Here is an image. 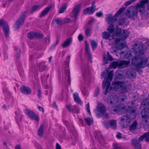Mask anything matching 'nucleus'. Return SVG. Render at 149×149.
<instances>
[{
    "mask_svg": "<svg viewBox=\"0 0 149 149\" xmlns=\"http://www.w3.org/2000/svg\"><path fill=\"white\" fill-rule=\"evenodd\" d=\"M97 109L102 114H104L106 111V108L104 105L100 102L98 103Z\"/></svg>",
    "mask_w": 149,
    "mask_h": 149,
    "instance_id": "obj_16",
    "label": "nucleus"
},
{
    "mask_svg": "<svg viewBox=\"0 0 149 149\" xmlns=\"http://www.w3.org/2000/svg\"><path fill=\"white\" fill-rule=\"evenodd\" d=\"M136 0H130L127 1L125 2V6H127L133 3L136 1Z\"/></svg>",
    "mask_w": 149,
    "mask_h": 149,
    "instance_id": "obj_47",
    "label": "nucleus"
},
{
    "mask_svg": "<svg viewBox=\"0 0 149 149\" xmlns=\"http://www.w3.org/2000/svg\"><path fill=\"white\" fill-rule=\"evenodd\" d=\"M126 107H121L120 105H118L116 106V110L118 113H123L125 111Z\"/></svg>",
    "mask_w": 149,
    "mask_h": 149,
    "instance_id": "obj_23",
    "label": "nucleus"
},
{
    "mask_svg": "<svg viewBox=\"0 0 149 149\" xmlns=\"http://www.w3.org/2000/svg\"><path fill=\"white\" fill-rule=\"evenodd\" d=\"M111 66L113 68H116L117 67L119 68V61L112 62L111 63Z\"/></svg>",
    "mask_w": 149,
    "mask_h": 149,
    "instance_id": "obj_42",
    "label": "nucleus"
},
{
    "mask_svg": "<svg viewBox=\"0 0 149 149\" xmlns=\"http://www.w3.org/2000/svg\"><path fill=\"white\" fill-rule=\"evenodd\" d=\"M85 50L86 53L88 55L89 59L91 61L92 59L91 54L90 52L88 46L86 44V45L85 46Z\"/></svg>",
    "mask_w": 149,
    "mask_h": 149,
    "instance_id": "obj_34",
    "label": "nucleus"
},
{
    "mask_svg": "<svg viewBox=\"0 0 149 149\" xmlns=\"http://www.w3.org/2000/svg\"><path fill=\"white\" fill-rule=\"evenodd\" d=\"M70 57V56H68L67 58V60L65 62L66 68L64 70L65 74H66L67 76V80L69 84L70 83V70L69 68H68L69 65V62Z\"/></svg>",
    "mask_w": 149,
    "mask_h": 149,
    "instance_id": "obj_10",
    "label": "nucleus"
},
{
    "mask_svg": "<svg viewBox=\"0 0 149 149\" xmlns=\"http://www.w3.org/2000/svg\"><path fill=\"white\" fill-rule=\"evenodd\" d=\"M50 41V37L49 36H47L45 38L44 40L45 42L47 43H49V42Z\"/></svg>",
    "mask_w": 149,
    "mask_h": 149,
    "instance_id": "obj_59",
    "label": "nucleus"
},
{
    "mask_svg": "<svg viewBox=\"0 0 149 149\" xmlns=\"http://www.w3.org/2000/svg\"><path fill=\"white\" fill-rule=\"evenodd\" d=\"M15 50L17 52V54L15 55V56L17 58H19L20 56V49L18 48L17 47H15Z\"/></svg>",
    "mask_w": 149,
    "mask_h": 149,
    "instance_id": "obj_45",
    "label": "nucleus"
},
{
    "mask_svg": "<svg viewBox=\"0 0 149 149\" xmlns=\"http://www.w3.org/2000/svg\"><path fill=\"white\" fill-rule=\"evenodd\" d=\"M112 84L113 88L119 94H124L128 92L127 86L124 82L116 81H113Z\"/></svg>",
    "mask_w": 149,
    "mask_h": 149,
    "instance_id": "obj_2",
    "label": "nucleus"
},
{
    "mask_svg": "<svg viewBox=\"0 0 149 149\" xmlns=\"http://www.w3.org/2000/svg\"><path fill=\"white\" fill-rule=\"evenodd\" d=\"M120 119V123L123 127H127L131 123L130 118L127 116H123Z\"/></svg>",
    "mask_w": 149,
    "mask_h": 149,
    "instance_id": "obj_7",
    "label": "nucleus"
},
{
    "mask_svg": "<svg viewBox=\"0 0 149 149\" xmlns=\"http://www.w3.org/2000/svg\"><path fill=\"white\" fill-rule=\"evenodd\" d=\"M113 32V35L115 36L120 37L122 33V30L121 29L117 27Z\"/></svg>",
    "mask_w": 149,
    "mask_h": 149,
    "instance_id": "obj_27",
    "label": "nucleus"
},
{
    "mask_svg": "<svg viewBox=\"0 0 149 149\" xmlns=\"http://www.w3.org/2000/svg\"><path fill=\"white\" fill-rule=\"evenodd\" d=\"M95 10V9H93L91 7L85 9L84 13L85 14H93Z\"/></svg>",
    "mask_w": 149,
    "mask_h": 149,
    "instance_id": "obj_30",
    "label": "nucleus"
},
{
    "mask_svg": "<svg viewBox=\"0 0 149 149\" xmlns=\"http://www.w3.org/2000/svg\"><path fill=\"white\" fill-rule=\"evenodd\" d=\"M126 76L131 79H134L136 77V73L133 70H129L126 73Z\"/></svg>",
    "mask_w": 149,
    "mask_h": 149,
    "instance_id": "obj_17",
    "label": "nucleus"
},
{
    "mask_svg": "<svg viewBox=\"0 0 149 149\" xmlns=\"http://www.w3.org/2000/svg\"><path fill=\"white\" fill-rule=\"evenodd\" d=\"M91 46L93 50H94L97 46V42L94 40L91 41Z\"/></svg>",
    "mask_w": 149,
    "mask_h": 149,
    "instance_id": "obj_39",
    "label": "nucleus"
},
{
    "mask_svg": "<svg viewBox=\"0 0 149 149\" xmlns=\"http://www.w3.org/2000/svg\"><path fill=\"white\" fill-rule=\"evenodd\" d=\"M38 95L39 98H41L42 97L41 91L40 89L38 90Z\"/></svg>",
    "mask_w": 149,
    "mask_h": 149,
    "instance_id": "obj_62",
    "label": "nucleus"
},
{
    "mask_svg": "<svg viewBox=\"0 0 149 149\" xmlns=\"http://www.w3.org/2000/svg\"><path fill=\"white\" fill-rule=\"evenodd\" d=\"M67 6V4L65 3L61 5L59 10V12L60 13H63L65 11Z\"/></svg>",
    "mask_w": 149,
    "mask_h": 149,
    "instance_id": "obj_35",
    "label": "nucleus"
},
{
    "mask_svg": "<svg viewBox=\"0 0 149 149\" xmlns=\"http://www.w3.org/2000/svg\"><path fill=\"white\" fill-rule=\"evenodd\" d=\"M46 67L45 62H42L40 63L38 65V69L40 72L44 70Z\"/></svg>",
    "mask_w": 149,
    "mask_h": 149,
    "instance_id": "obj_32",
    "label": "nucleus"
},
{
    "mask_svg": "<svg viewBox=\"0 0 149 149\" xmlns=\"http://www.w3.org/2000/svg\"><path fill=\"white\" fill-rule=\"evenodd\" d=\"M83 36L81 34H79L78 36V39L79 41H81L83 40Z\"/></svg>",
    "mask_w": 149,
    "mask_h": 149,
    "instance_id": "obj_61",
    "label": "nucleus"
},
{
    "mask_svg": "<svg viewBox=\"0 0 149 149\" xmlns=\"http://www.w3.org/2000/svg\"><path fill=\"white\" fill-rule=\"evenodd\" d=\"M72 42V38H71L67 39L64 42L62 45V47H65L68 46Z\"/></svg>",
    "mask_w": 149,
    "mask_h": 149,
    "instance_id": "obj_29",
    "label": "nucleus"
},
{
    "mask_svg": "<svg viewBox=\"0 0 149 149\" xmlns=\"http://www.w3.org/2000/svg\"><path fill=\"white\" fill-rule=\"evenodd\" d=\"M145 133H144L143 135L140 136L138 140L139 141H142L143 139L145 138L146 139V136L145 135Z\"/></svg>",
    "mask_w": 149,
    "mask_h": 149,
    "instance_id": "obj_55",
    "label": "nucleus"
},
{
    "mask_svg": "<svg viewBox=\"0 0 149 149\" xmlns=\"http://www.w3.org/2000/svg\"><path fill=\"white\" fill-rule=\"evenodd\" d=\"M73 112L72 113H78L79 112V108L77 106H73Z\"/></svg>",
    "mask_w": 149,
    "mask_h": 149,
    "instance_id": "obj_49",
    "label": "nucleus"
},
{
    "mask_svg": "<svg viewBox=\"0 0 149 149\" xmlns=\"http://www.w3.org/2000/svg\"><path fill=\"white\" fill-rule=\"evenodd\" d=\"M114 25L112 24H111L108 27L107 30L110 34H111L114 32Z\"/></svg>",
    "mask_w": 149,
    "mask_h": 149,
    "instance_id": "obj_37",
    "label": "nucleus"
},
{
    "mask_svg": "<svg viewBox=\"0 0 149 149\" xmlns=\"http://www.w3.org/2000/svg\"><path fill=\"white\" fill-rule=\"evenodd\" d=\"M129 33L128 31L125 29L122 30V33L120 37L123 40L129 36Z\"/></svg>",
    "mask_w": 149,
    "mask_h": 149,
    "instance_id": "obj_22",
    "label": "nucleus"
},
{
    "mask_svg": "<svg viewBox=\"0 0 149 149\" xmlns=\"http://www.w3.org/2000/svg\"><path fill=\"white\" fill-rule=\"evenodd\" d=\"M62 22L63 21L61 19L58 18H56L54 20H53L52 24H55L58 25H61L62 24Z\"/></svg>",
    "mask_w": 149,
    "mask_h": 149,
    "instance_id": "obj_38",
    "label": "nucleus"
},
{
    "mask_svg": "<svg viewBox=\"0 0 149 149\" xmlns=\"http://www.w3.org/2000/svg\"><path fill=\"white\" fill-rule=\"evenodd\" d=\"M44 128V125L43 124H42L38 130V135L40 138H42L43 136Z\"/></svg>",
    "mask_w": 149,
    "mask_h": 149,
    "instance_id": "obj_28",
    "label": "nucleus"
},
{
    "mask_svg": "<svg viewBox=\"0 0 149 149\" xmlns=\"http://www.w3.org/2000/svg\"><path fill=\"white\" fill-rule=\"evenodd\" d=\"M141 104L146 107L149 108V99L147 98L144 100L142 102Z\"/></svg>",
    "mask_w": 149,
    "mask_h": 149,
    "instance_id": "obj_36",
    "label": "nucleus"
},
{
    "mask_svg": "<svg viewBox=\"0 0 149 149\" xmlns=\"http://www.w3.org/2000/svg\"><path fill=\"white\" fill-rule=\"evenodd\" d=\"M148 0H142L141 1L140 3L144 6L145 4L148 3Z\"/></svg>",
    "mask_w": 149,
    "mask_h": 149,
    "instance_id": "obj_64",
    "label": "nucleus"
},
{
    "mask_svg": "<svg viewBox=\"0 0 149 149\" xmlns=\"http://www.w3.org/2000/svg\"><path fill=\"white\" fill-rule=\"evenodd\" d=\"M107 101L108 104L111 105L118 102V97L116 94L113 93L112 95L109 96Z\"/></svg>",
    "mask_w": 149,
    "mask_h": 149,
    "instance_id": "obj_8",
    "label": "nucleus"
},
{
    "mask_svg": "<svg viewBox=\"0 0 149 149\" xmlns=\"http://www.w3.org/2000/svg\"><path fill=\"white\" fill-rule=\"evenodd\" d=\"M124 7H122L120 8L115 14L114 16H112V14H109L106 15V20L108 23L110 24L111 22H114L118 20L117 16L121 14L125 10Z\"/></svg>",
    "mask_w": 149,
    "mask_h": 149,
    "instance_id": "obj_4",
    "label": "nucleus"
},
{
    "mask_svg": "<svg viewBox=\"0 0 149 149\" xmlns=\"http://www.w3.org/2000/svg\"><path fill=\"white\" fill-rule=\"evenodd\" d=\"M146 139L145 140L146 142H149V133L148 132L145 133Z\"/></svg>",
    "mask_w": 149,
    "mask_h": 149,
    "instance_id": "obj_56",
    "label": "nucleus"
},
{
    "mask_svg": "<svg viewBox=\"0 0 149 149\" xmlns=\"http://www.w3.org/2000/svg\"><path fill=\"white\" fill-rule=\"evenodd\" d=\"M81 6V4H77L74 8L72 11V17L74 19V21L76 19L78 13L80 11Z\"/></svg>",
    "mask_w": 149,
    "mask_h": 149,
    "instance_id": "obj_12",
    "label": "nucleus"
},
{
    "mask_svg": "<svg viewBox=\"0 0 149 149\" xmlns=\"http://www.w3.org/2000/svg\"><path fill=\"white\" fill-rule=\"evenodd\" d=\"M138 10L136 8L131 7L127 9L126 11V15L129 18L134 19L138 14Z\"/></svg>",
    "mask_w": 149,
    "mask_h": 149,
    "instance_id": "obj_5",
    "label": "nucleus"
},
{
    "mask_svg": "<svg viewBox=\"0 0 149 149\" xmlns=\"http://www.w3.org/2000/svg\"><path fill=\"white\" fill-rule=\"evenodd\" d=\"M94 136L96 139H97L100 143L104 141L103 137L102 135L101 132L96 131L94 133Z\"/></svg>",
    "mask_w": 149,
    "mask_h": 149,
    "instance_id": "obj_20",
    "label": "nucleus"
},
{
    "mask_svg": "<svg viewBox=\"0 0 149 149\" xmlns=\"http://www.w3.org/2000/svg\"><path fill=\"white\" fill-rule=\"evenodd\" d=\"M49 76V74H47L46 76H45L44 75H42L41 76L42 81L45 83H46L47 82V79L48 78Z\"/></svg>",
    "mask_w": 149,
    "mask_h": 149,
    "instance_id": "obj_46",
    "label": "nucleus"
},
{
    "mask_svg": "<svg viewBox=\"0 0 149 149\" xmlns=\"http://www.w3.org/2000/svg\"><path fill=\"white\" fill-rule=\"evenodd\" d=\"M132 146L136 149H141V145L138 140L136 138L133 139L131 140Z\"/></svg>",
    "mask_w": 149,
    "mask_h": 149,
    "instance_id": "obj_14",
    "label": "nucleus"
},
{
    "mask_svg": "<svg viewBox=\"0 0 149 149\" xmlns=\"http://www.w3.org/2000/svg\"><path fill=\"white\" fill-rule=\"evenodd\" d=\"M86 110H87V111L90 114L91 111L90 109V106L89 102L86 104Z\"/></svg>",
    "mask_w": 149,
    "mask_h": 149,
    "instance_id": "obj_54",
    "label": "nucleus"
},
{
    "mask_svg": "<svg viewBox=\"0 0 149 149\" xmlns=\"http://www.w3.org/2000/svg\"><path fill=\"white\" fill-rule=\"evenodd\" d=\"M121 134L120 132H118L116 135V137L118 139H121L123 136H121Z\"/></svg>",
    "mask_w": 149,
    "mask_h": 149,
    "instance_id": "obj_63",
    "label": "nucleus"
},
{
    "mask_svg": "<svg viewBox=\"0 0 149 149\" xmlns=\"http://www.w3.org/2000/svg\"><path fill=\"white\" fill-rule=\"evenodd\" d=\"M128 111L130 113H134L136 111L135 109H134L133 107H129L128 108Z\"/></svg>",
    "mask_w": 149,
    "mask_h": 149,
    "instance_id": "obj_51",
    "label": "nucleus"
},
{
    "mask_svg": "<svg viewBox=\"0 0 149 149\" xmlns=\"http://www.w3.org/2000/svg\"><path fill=\"white\" fill-rule=\"evenodd\" d=\"M137 122L134 121L130 127L129 128L130 130H134L136 129L137 127Z\"/></svg>",
    "mask_w": 149,
    "mask_h": 149,
    "instance_id": "obj_41",
    "label": "nucleus"
},
{
    "mask_svg": "<svg viewBox=\"0 0 149 149\" xmlns=\"http://www.w3.org/2000/svg\"><path fill=\"white\" fill-rule=\"evenodd\" d=\"M91 29L89 27H88L86 30L85 33L86 36H89L90 35Z\"/></svg>",
    "mask_w": 149,
    "mask_h": 149,
    "instance_id": "obj_52",
    "label": "nucleus"
},
{
    "mask_svg": "<svg viewBox=\"0 0 149 149\" xmlns=\"http://www.w3.org/2000/svg\"><path fill=\"white\" fill-rule=\"evenodd\" d=\"M96 16L99 17H101L103 16V13L102 11L97 12L96 13Z\"/></svg>",
    "mask_w": 149,
    "mask_h": 149,
    "instance_id": "obj_58",
    "label": "nucleus"
},
{
    "mask_svg": "<svg viewBox=\"0 0 149 149\" xmlns=\"http://www.w3.org/2000/svg\"><path fill=\"white\" fill-rule=\"evenodd\" d=\"M25 112L31 119L37 121L39 120V119L38 116L33 111L26 109L25 110Z\"/></svg>",
    "mask_w": 149,
    "mask_h": 149,
    "instance_id": "obj_11",
    "label": "nucleus"
},
{
    "mask_svg": "<svg viewBox=\"0 0 149 149\" xmlns=\"http://www.w3.org/2000/svg\"><path fill=\"white\" fill-rule=\"evenodd\" d=\"M136 52L140 55L136 56L132 60V63L138 68H144L148 66V58L145 56H141L144 53V50L143 47L139 46L136 50Z\"/></svg>",
    "mask_w": 149,
    "mask_h": 149,
    "instance_id": "obj_1",
    "label": "nucleus"
},
{
    "mask_svg": "<svg viewBox=\"0 0 149 149\" xmlns=\"http://www.w3.org/2000/svg\"><path fill=\"white\" fill-rule=\"evenodd\" d=\"M41 8L40 5H38L32 7V9L30 12L31 13H33L35 10L39 9Z\"/></svg>",
    "mask_w": 149,
    "mask_h": 149,
    "instance_id": "obj_43",
    "label": "nucleus"
},
{
    "mask_svg": "<svg viewBox=\"0 0 149 149\" xmlns=\"http://www.w3.org/2000/svg\"><path fill=\"white\" fill-rule=\"evenodd\" d=\"M66 107L70 112L72 113L73 112V106H72L71 104L67 105Z\"/></svg>",
    "mask_w": 149,
    "mask_h": 149,
    "instance_id": "obj_48",
    "label": "nucleus"
},
{
    "mask_svg": "<svg viewBox=\"0 0 149 149\" xmlns=\"http://www.w3.org/2000/svg\"><path fill=\"white\" fill-rule=\"evenodd\" d=\"M109 125L110 127H112L113 129L116 128V123L115 120H112L109 121Z\"/></svg>",
    "mask_w": 149,
    "mask_h": 149,
    "instance_id": "obj_40",
    "label": "nucleus"
},
{
    "mask_svg": "<svg viewBox=\"0 0 149 149\" xmlns=\"http://www.w3.org/2000/svg\"><path fill=\"white\" fill-rule=\"evenodd\" d=\"M130 62L126 60L119 61V68H123L128 66Z\"/></svg>",
    "mask_w": 149,
    "mask_h": 149,
    "instance_id": "obj_18",
    "label": "nucleus"
},
{
    "mask_svg": "<svg viewBox=\"0 0 149 149\" xmlns=\"http://www.w3.org/2000/svg\"><path fill=\"white\" fill-rule=\"evenodd\" d=\"M85 121L88 125H90L93 122V120L89 118H87L85 119Z\"/></svg>",
    "mask_w": 149,
    "mask_h": 149,
    "instance_id": "obj_44",
    "label": "nucleus"
},
{
    "mask_svg": "<svg viewBox=\"0 0 149 149\" xmlns=\"http://www.w3.org/2000/svg\"><path fill=\"white\" fill-rule=\"evenodd\" d=\"M111 34L107 31H104L102 34V37L105 40L109 39L111 37Z\"/></svg>",
    "mask_w": 149,
    "mask_h": 149,
    "instance_id": "obj_33",
    "label": "nucleus"
},
{
    "mask_svg": "<svg viewBox=\"0 0 149 149\" xmlns=\"http://www.w3.org/2000/svg\"><path fill=\"white\" fill-rule=\"evenodd\" d=\"M107 56L108 60L109 61H112L113 60V58L112 56L109 54V53L108 52L107 53Z\"/></svg>",
    "mask_w": 149,
    "mask_h": 149,
    "instance_id": "obj_53",
    "label": "nucleus"
},
{
    "mask_svg": "<svg viewBox=\"0 0 149 149\" xmlns=\"http://www.w3.org/2000/svg\"><path fill=\"white\" fill-rule=\"evenodd\" d=\"M28 37L30 39H33L35 38L41 39L43 38L42 35L39 33L32 32L28 33L27 34Z\"/></svg>",
    "mask_w": 149,
    "mask_h": 149,
    "instance_id": "obj_13",
    "label": "nucleus"
},
{
    "mask_svg": "<svg viewBox=\"0 0 149 149\" xmlns=\"http://www.w3.org/2000/svg\"><path fill=\"white\" fill-rule=\"evenodd\" d=\"M143 118L147 119L149 118V108L145 107L142 113Z\"/></svg>",
    "mask_w": 149,
    "mask_h": 149,
    "instance_id": "obj_19",
    "label": "nucleus"
},
{
    "mask_svg": "<svg viewBox=\"0 0 149 149\" xmlns=\"http://www.w3.org/2000/svg\"><path fill=\"white\" fill-rule=\"evenodd\" d=\"M73 97L74 100L75 102L81 105L82 104V103L79 98L77 93H74L73 95Z\"/></svg>",
    "mask_w": 149,
    "mask_h": 149,
    "instance_id": "obj_26",
    "label": "nucleus"
},
{
    "mask_svg": "<svg viewBox=\"0 0 149 149\" xmlns=\"http://www.w3.org/2000/svg\"><path fill=\"white\" fill-rule=\"evenodd\" d=\"M103 123L104 126L108 129L110 127L109 120L108 121H104L103 122Z\"/></svg>",
    "mask_w": 149,
    "mask_h": 149,
    "instance_id": "obj_50",
    "label": "nucleus"
},
{
    "mask_svg": "<svg viewBox=\"0 0 149 149\" xmlns=\"http://www.w3.org/2000/svg\"><path fill=\"white\" fill-rule=\"evenodd\" d=\"M20 91L22 93L26 95L30 94L31 93L30 88L24 86H22L21 87Z\"/></svg>",
    "mask_w": 149,
    "mask_h": 149,
    "instance_id": "obj_15",
    "label": "nucleus"
},
{
    "mask_svg": "<svg viewBox=\"0 0 149 149\" xmlns=\"http://www.w3.org/2000/svg\"><path fill=\"white\" fill-rule=\"evenodd\" d=\"M26 13V11L23 13L14 24V27L16 30L19 29L24 23Z\"/></svg>",
    "mask_w": 149,
    "mask_h": 149,
    "instance_id": "obj_6",
    "label": "nucleus"
},
{
    "mask_svg": "<svg viewBox=\"0 0 149 149\" xmlns=\"http://www.w3.org/2000/svg\"><path fill=\"white\" fill-rule=\"evenodd\" d=\"M2 25L3 27V29L6 38L9 37V28L8 24L2 19L0 20V26Z\"/></svg>",
    "mask_w": 149,
    "mask_h": 149,
    "instance_id": "obj_9",
    "label": "nucleus"
},
{
    "mask_svg": "<svg viewBox=\"0 0 149 149\" xmlns=\"http://www.w3.org/2000/svg\"><path fill=\"white\" fill-rule=\"evenodd\" d=\"M81 68L83 72V75L84 76H85L86 74H88V73L89 72V71L88 68L86 66V65H83V64H82Z\"/></svg>",
    "mask_w": 149,
    "mask_h": 149,
    "instance_id": "obj_31",
    "label": "nucleus"
},
{
    "mask_svg": "<svg viewBox=\"0 0 149 149\" xmlns=\"http://www.w3.org/2000/svg\"><path fill=\"white\" fill-rule=\"evenodd\" d=\"M120 40V39L116 38L115 39V43L116 44H117V49H122L125 47V45L123 43L119 44Z\"/></svg>",
    "mask_w": 149,
    "mask_h": 149,
    "instance_id": "obj_24",
    "label": "nucleus"
},
{
    "mask_svg": "<svg viewBox=\"0 0 149 149\" xmlns=\"http://www.w3.org/2000/svg\"><path fill=\"white\" fill-rule=\"evenodd\" d=\"M18 112L17 111L15 112V114L16 115L15 120L17 123L21 122L23 118V115L19 113L20 110H18Z\"/></svg>",
    "mask_w": 149,
    "mask_h": 149,
    "instance_id": "obj_21",
    "label": "nucleus"
},
{
    "mask_svg": "<svg viewBox=\"0 0 149 149\" xmlns=\"http://www.w3.org/2000/svg\"><path fill=\"white\" fill-rule=\"evenodd\" d=\"M52 7V5H50L48 7L46 8L44 10L42 11L40 16V17H42L47 14V13L49 11Z\"/></svg>",
    "mask_w": 149,
    "mask_h": 149,
    "instance_id": "obj_25",
    "label": "nucleus"
},
{
    "mask_svg": "<svg viewBox=\"0 0 149 149\" xmlns=\"http://www.w3.org/2000/svg\"><path fill=\"white\" fill-rule=\"evenodd\" d=\"M99 88L97 87L96 88V89L95 90L94 94V96L95 97H97L98 94L99 93Z\"/></svg>",
    "mask_w": 149,
    "mask_h": 149,
    "instance_id": "obj_57",
    "label": "nucleus"
},
{
    "mask_svg": "<svg viewBox=\"0 0 149 149\" xmlns=\"http://www.w3.org/2000/svg\"><path fill=\"white\" fill-rule=\"evenodd\" d=\"M113 70H111L108 73L107 77L105 78V80L103 81L102 86L103 89L105 88V91L104 92V94L106 95L108 93H109L111 90L110 88L111 81L113 79Z\"/></svg>",
    "mask_w": 149,
    "mask_h": 149,
    "instance_id": "obj_3",
    "label": "nucleus"
},
{
    "mask_svg": "<svg viewBox=\"0 0 149 149\" xmlns=\"http://www.w3.org/2000/svg\"><path fill=\"white\" fill-rule=\"evenodd\" d=\"M144 7V6L140 3L138 4L137 5L136 7H135V8H136L137 10H138V8H143Z\"/></svg>",
    "mask_w": 149,
    "mask_h": 149,
    "instance_id": "obj_60",
    "label": "nucleus"
}]
</instances>
